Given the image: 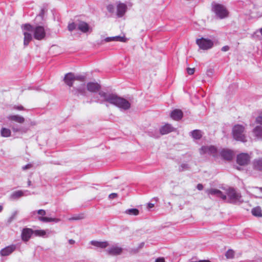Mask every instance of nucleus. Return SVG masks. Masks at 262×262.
<instances>
[{"label":"nucleus","instance_id":"nucleus-28","mask_svg":"<svg viewBox=\"0 0 262 262\" xmlns=\"http://www.w3.org/2000/svg\"><path fill=\"white\" fill-rule=\"evenodd\" d=\"M24 195V192L21 190L14 192L10 196V198L12 200L18 199Z\"/></svg>","mask_w":262,"mask_h":262},{"label":"nucleus","instance_id":"nucleus-7","mask_svg":"<svg viewBox=\"0 0 262 262\" xmlns=\"http://www.w3.org/2000/svg\"><path fill=\"white\" fill-rule=\"evenodd\" d=\"M212 10L215 13L216 16L220 19H223L228 16V11L226 8L222 5L214 4L212 7Z\"/></svg>","mask_w":262,"mask_h":262},{"label":"nucleus","instance_id":"nucleus-41","mask_svg":"<svg viewBox=\"0 0 262 262\" xmlns=\"http://www.w3.org/2000/svg\"><path fill=\"white\" fill-rule=\"evenodd\" d=\"M118 196L117 193H113L109 195L108 198L110 199H114L116 198Z\"/></svg>","mask_w":262,"mask_h":262},{"label":"nucleus","instance_id":"nucleus-34","mask_svg":"<svg viewBox=\"0 0 262 262\" xmlns=\"http://www.w3.org/2000/svg\"><path fill=\"white\" fill-rule=\"evenodd\" d=\"M225 255L227 258H233L234 256V252L232 250H228L226 253Z\"/></svg>","mask_w":262,"mask_h":262},{"label":"nucleus","instance_id":"nucleus-6","mask_svg":"<svg viewBox=\"0 0 262 262\" xmlns=\"http://www.w3.org/2000/svg\"><path fill=\"white\" fill-rule=\"evenodd\" d=\"M46 29L43 26L36 25L33 26L32 32L33 33L34 38L38 40H43L46 35Z\"/></svg>","mask_w":262,"mask_h":262},{"label":"nucleus","instance_id":"nucleus-25","mask_svg":"<svg viewBox=\"0 0 262 262\" xmlns=\"http://www.w3.org/2000/svg\"><path fill=\"white\" fill-rule=\"evenodd\" d=\"M253 167L255 170L262 171V158L255 159L253 161Z\"/></svg>","mask_w":262,"mask_h":262},{"label":"nucleus","instance_id":"nucleus-42","mask_svg":"<svg viewBox=\"0 0 262 262\" xmlns=\"http://www.w3.org/2000/svg\"><path fill=\"white\" fill-rule=\"evenodd\" d=\"M187 73L189 75H192L194 72V68H187Z\"/></svg>","mask_w":262,"mask_h":262},{"label":"nucleus","instance_id":"nucleus-37","mask_svg":"<svg viewBox=\"0 0 262 262\" xmlns=\"http://www.w3.org/2000/svg\"><path fill=\"white\" fill-rule=\"evenodd\" d=\"M189 169V166L187 164H182L179 167V171H183L184 170H188Z\"/></svg>","mask_w":262,"mask_h":262},{"label":"nucleus","instance_id":"nucleus-30","mask_svg":"<svg viewBox=\"0 0 262 262\" xmlns=\"http://www.w3.org/2000/svg\"><path fill=\"white\" fill-rule=\"evenodd\" d=\"M34 234L36 236L45 237L47 234V231L43 230H36L34 231Z\"/></svg>","mask_w":262,"mask_h":262},{"label":"nucleus","instance_id":"nucleus-9","mask_svg":"<svg viewBox=\"0 0 262 262\" xmlns=\"http://www.w3.org/2000/svg\"><path fill=\"white\" fill-rule=\"evenodd\" d=\"M36 213L38 214L41 215L40 216L38 217V220H39L41 222H45V223L54 222L55 223H57L60 221V219H59L44 217L43 216L45 215L46 214V211L45 210L40 209V210H37V211H34L31 213H32V215H34Z\"/></svg>","mask_w":262,"mask_h":262},{"label":"nucleus","instance_id":"nucleus-20","mask_svg":"<svg viewBox=\"0 0 262 262\" xmlns=\"http://www.w3.org/2000/svg\"><path fill=\"white\" fill-rule=\"evenodd\" d=\"M127 9L125 4L120 3L117 5V14L118 17H122L125 14Z\"/></svg>","mask_w":262,"mask_h":262},{"label":"nucleus","instance_id":"nucleus-5","mask_svg":"<svg viewBox=\"0 0 262 262\" xmlns=\"http://www.w3.org/2000/svg\"><path fill=\"white\" fill-rule=\"evenodd\" d=\"M21 29L24 35V45L26 47L28 46L29 42L32 40V35L30 32H32L33 26L26 24L21 26Z\"/></svg>","mask_w":262,"mask_h":262},{"label":"nucleus","instance_id":"nucleus-15","mask_svg":"<svg viewBox=\"0 0 262 262\" xmlns=\"http://www.w3.org/2000/svg\"><path fill=\"white\" fill-rule=\"evenodd\" d=\"M106 253L111 255H120L122 252V248L118 246L113 245L106 250Z\"/></svg>","mask_w":262,"mask_h":262},{"label":"nucleus","instance_id":"nucleus-26","mask_svg":"<svg viewBox=\"0 0 262 262\" xmlns=\"http://www.w3.org/2000/svg\"><path fill=\"white\" fill-rule=\"evenodd\" d=\"M191 136L194 139H200L202 137V132L200 130H194L191 133Z\"/></svg>","mask_w":262,"mask_h":262},{"label":"nucleus","instance_id":"nucleus-21","mask_svg":"<svg viewBox=\"0 0 262 262\" xmlns=\"http://www.w3.org/2000/svg\"><path fill=\"white\" fill-rule=\"evenodd\" d=\"M170 116L173 120H179L183 117V112L180 110L176 109L171 112Z\"/></svg>","mask_w":262,"mask_h":262},{"label":"nucleus","instance_id":"nucleus-54","mask_svg":"<svg viewBox=\"0 0 262 262\" xmlns=\"http://www.w3.org/2000/svg\"><path fill=\"white\" fill-rule=\"evenodd\" d=\"M144 244L143 243H141L140 245V248H142L144 246Z\"/></svg>","mask_w":262,"mask_h":262},{"label":"nucleus","instance_id":"nucleus-35","mask_svg":"<svg viewBox=\"0 0 262 262\" xmlns=\"http://www.w3.org/2000/svg\"><path fill=\"white\" fill-rule=\"evenodd\" d=\"M76 28H77V23L75 24L74 23H72L69 24L68 26V30L70 31H73Z\"/></svg>","mask_w":262,"mask_h":262},{"label":"nucleus","instance_id":"nucleus-16","mask_svg":"<svg viewBox=\"0 0 262 262\" xmlns=\"http://www.w3.org/2000/svg\"><path fill=\"white\" fill-rule=\"evenodd\" d=\"M16 249L15 245H11L2 249L0 251V255L2 256H6L11 254Z\"/></svg>","mask_w":262,"mask_h":262},{"label":"nucleus","instance_id":"nucleus-8","mask_svg":"<svg viewBox=\"0 0 262 262\" xmlns=\"http://www.w3.org/2000/svg\"><path fill=\"white\" fill-rule=\"evenodd\" d=\"M196 43L199 46L200 49L203 50H207L212 48L213 46V41L208 38H201L196 40Z\"/></svg>","mask_w":262,"mask_h":262},{"label":"nucleus","instance_id":"nucleus-13","mask_svg":"<svg viewBox=\"0 0 262 262\" xmlns=\"http://www.w3.org/2000/svg\"><path fill=\"white\" fill-rule=\"evenodd\" d=\"M33 234H34V231L32 229L28 228H24L21 233L22 241L25 242H28Z\"/></svg>","mask_w":262,"mask_h":262},{"label":"nucleus","instance_id":"nucleus-55","mask_svg":"<svg viewBox=\"0 0 262 262\" xmlns=\"http://www.w3.org/2000/svg\"><path fill=\"white\" fill-rule=\"evenodd\" d=\"M260 32L262 35V28L260 29Z\"/></svg>","mask_w":262,"mask_h":262},{"label":"nucleus","instance_id":"nucleus-50","mask_svg":"<svg viewBox=\"0 0 262 262\" xmlns=\"http://www.w3.org/2000/svg\"><path fill=\"white\" fill-rule=\"evenodd\" d=\"M212 72L211 70H209L207 71V75L209 76H210L211 74H212Z\"/></svg>","mask_w":262,"mask_h":262},{"label":"nucleus","instance_id":"nucleus-29","mask_svg":"<svg viewBox=\"0 0 262 262\" xmlns=\"http://www.w3.org/2000/svg\"><path fill=\"white\" fill-rule=\"evenodd\" d=\"M1 135L4 137H8L11 136V130L6 128H2L1 130Z\"/></svg>","mask_w":262,"mask_h":262},{"label":"nucleus","instance_id":"nucleus-39","mask_svg":"<svg viewBox=\"0 0 262 262\" xmlns=\"http://www.w3.org/2000/svg\"><path fill=\"white\" fill-rule=\"evenodd\" d=\"M114 37H108L105 38L104 40L105 42H110V41H114Z\"/></svg>","mask_w":262,"mask_h":262},{"label":"nucleus","instance_id":"nucleus-31","mask_svg":"<svg viewBox=\"0 0 262 262\" xmlns=\"http://www.w3.org/2000/svg\"><path fill=\"white\" fill-rule=\"evenodd\" d=\"M139 210L137 209H129L125 211V213L129 215H137L139 214Z\"/></svg>","mask_w":262,"mask_h":262},{"label":"nucleus","instance_id":"nucleus-51","mask_svg":"<svg viewBox=\"0 0 262 262\" xmlns=\"http://www.w3.org/2000/svg\"><path fill=\"white\" fill-rule=\"evenodd\" d=\"M3 210V206L2 205H0V212H1Z\"/></svg>","mask_w":262,"mask_h":262},{"label":"nucleus","instance_id":"nucleus-3","mask_svg":"<svg viewBox=\"0 0 262 262\" xmlns=\"http://www.w3.org/2000/svg\"><path fill=\"white\" fill-rule=\"evenodd\" d=\"M227 197L226 201L230 203L237 204L243 202L241 194L233 188H229L226 190Z\"/></svg>","mask_w":262,"mask_h":262},{"label":"nucleus","instance_id":"nucleus-27","mask_svg":"<svg viewBox=\"0 0 262 262\" xmlns=\"http://www.w3.org/2000/svg\"><path fill=\"white\" fill-rule=\"evenodd\" d=\"M252 214L255 216L261 217L262 213L261 208L259 207L254 208L251 211Z\"/></svg>","mask_w":262,"mask_h":262},{"label":"nucleus","instance_id":"nucleus-33","mask_svg":"<svg viewBox=\"0 0 262 262\" xmlns=\"http://www.w3.org/2000/svg\"><path fill=\"white\" fill-rule=\"evenodd\" d=\"M18 213V211H14L12 213V215H11V216L9 217V219H8V222L9 223H11L16 218V217Z\"/></svg>","mask_w":262,"mask_h":262},{"label":"nucleus","instance_id":"nucleus-52","mask_svg":"<svg viewBox=\"0 0 262 262\" xmlns=\"http://www.w3.org/2000/svg\"><path fill=\"white\" fill-rule=\"evenodd\" d=\"M256 189L259 190L262 193V188H256Z\"/></svg>","mask_w":262,"mask_h":262},{"label":"nucleus","instance_id":"nucleus-45","mask_svg":"<svg viewBox=\"0 0 262 262\" xmlns=\"http://www.w3.org/2000/svg\"><path fill=\"white\" fill-rule=\"evenodd\" d=\"M155 262H165V259L163 257H159L156 259Z\"/></svg>","mask_w":262,"mask_h":262},{"label":"nucleus","instance_id":"nucleus-1","mask_svg":"<svg viewBox=\"0 0 262 262\" xmlns=\"http://www.w3.org/2000/svg\"><path fill=\"white\" fill-rule=\"evenodd\" d=\"M99 95L103 98V101L114 105L121 110H127L130 107V103L124 98L116 94L100 92Z\"/></svg>","mask_w":262,"mask_h":262},{"label":"nucleus","instance_id":"nucleus-10","mask_svg":"<svg viewBox=\"0 0 262 262\" xmlns=\"http://www.w3.org/2000/svg\"><path fill=\"white\" fill-rule=\"evenodd\" d=\"M205 192L208 195L219 197L224 201H226L227 199L226 195L224 194L221 191L215 188L207 189L205 190Z\"/></svg>","mask_w":262,"mask_h":262},{"label":"nucleus","instance_id":"nucleus-12","mask_svg":"<svg viewBox=\"0 0 262 262\" xmlns=\"http://www.w3.org/2000/svg\"><path fill=\"white\" fill-rule=\"evenodd\" d=\"M77 29L82 33H91L92 32V28L90 27L88 24L83 21H79L77 23Z\"/></svg>","mask_w":262,"mask_h":262},{"label":"nucleus","instance_id":"nucleus-23","mask_svg":"<svg viewBox=\"0 0 262 262\" xmlns=\"http://www.w3.org/2000/svg\"><path fill=\"white\" fill-rule=\"evenodd\" d=\"M254 136L258 139H262V126H256L253 130Z\"/></svg>","mask_w":262,"mask_h":262},{"label":"nucleus","instance_id":"nucleus-14","mask_svg":"<svg viewBox=\"0 0 262 262\" xmlns=\"http://www.w3.org/2000/svg\"><path fill=\"white\" fill-rule=\"evenodd\" d=\"M216 152V148L212 145L204 146L200 149V153L201 155L208 154L215 156Z\"/></svg>","mask_w":262,"mask_h":262},{"label":"nucleus","instance_id":"nucleus-40","mask_svg":"<svg viewBox=\"0 0 262 262\" xmlns=\"http://www.w3.org/2000/svg\"><path fill=\"white\" fill-rule=\"evenodd\" d=\"M32 167V164H28L23 166L22 167V169L24 170H27V169H29L31 168Z\"/></svg>","mask_w":262,"mask_h":262},{"label":"nucleus","instance_id":"nucleus-11","mask_svg":"<svg viewBox=\"0 0 262 262\" xmlns=\"http://www.w3.org/2000/svg\"><path fill=\"white\" fill-rule=\"evenodd\" d=\"M250 160V157L248 154L242 153L237 155V163L240 165H247Z\"/></svg>","mask_w":262,"mask_h":262},{"label":"nucleus","instance_id":"nucleus-24","mask_svg":"<svg viewBox=\"0 0 262 262\" xmlns=\"http://www.w3.org/2000/svg\"><path fill=\"white\" fill-rule=\"evenodd\" d=\"M160 133L162 135L168 134L173 130V128L168 124H165L160 128Z\"/></svg>","mask_w":262,"mask_h":262},{"label":"nucleus","instance_id":"nucleus-2","mask_svg":"<svg viewBox=\"0 0 262 262\" xmlns=\"http://www.w3.org/2000/svg\"><path fill=\"white\" fill-rule=\"evenodd\" d=\"M85 80L84 76L80 75H76L72 73H69L67 74L64 78V82L69 86H73V83L75 81L77 80L81 82L82 83L78 86H75L73 89V92L76 95H82L85 96L86 91L85 86L84 83Z\"/></svg>","mask_w":262,"mask_h":262},{"label":"nucleus","instance_id":"nucleus-56","mask_svg":"<svg viewBox=\"0 0 262 262\" xmlns=\"http://www.w3.org/2000/svg\"><path fill=\"white\" fill-rule=\"evenodd\" d=\"M72 220H78V219H79V218H72Z\"/></svg>","mask_w":262,"mask_h":262},{"label":"nucleus","instance_id":"nucleus-46","mask_svg":"<svg viewBox=\"0 0 262 262\" xmlns=\"http://www.w3.org/2000/svg\"><path fill=\"white\" fill-rule=\"evenodd\" d=\"M196 188L199 190H202L203 189V185L201 184H199L197 185Z\"/></svg>","mask_w":262,"mask_h":262},{"label":"nucleus","instance_id":"nucleus-53","mask_svg":"<svg viewBox=\"0 0 262 262\" xmlns=\"http://www.w3.org/2000/svg\"><path fill=\"white\" fill-rule=\"evenodd\" d=\"M28 184L29 186H30L31 184V181L29 180L28 182Z\"/></svg>","mask_w":262,"mask_h":262},{"label":"nucleus","instance_id":"nucleus-36","mask_svg":"<svg viewBox=\"0 0 262 262\" xmlns=\"http://www.w3.org/2000/svg\"><path fill=\"white\" fill-rule=\"evenodd\" d=\"M12 129L13 132H21V133H26V130H24L21 128L17 127L16 126H13L12 127Z\"/></svg>","mask_w":262,"mask_h":262},{"label":"nucleus","instance_id":"nucleus-22","mask_svg":"<svg viewBox=\"0 0 262 262\" xmlns=\"http://www.w3.org/2000/svg\"><path fill=\"white\" fill-rule=\"evenodd\" d=\"M91 244L97 247L100 248H105L108 246V243L107 242H99V241H92L91 242Z\"/></svg>","mask_w":262,"mask_h":262},{"label":"nucleus","instance_id":"nucleus-18","mask_svg":"<svg viewBox=\"0 0 262 262\" xmlns=\"http://www.w3.org/2000/svg\"><path fill=\"white\" fill-rule=\"evenodd\" d=\"M221 154L222 157L226 160H231L234 156L233 151L229 149H223Z\"/></svg>","mask_w":262,"mask_h":262},{"label":"nucleus","instance_id":"nucleus-17","mask_svg":"<svg viewBox=\"0 0 262 262\" xmlns=\"http://www.w3.org/2000/svg\"><path fill=\"white\" fill-rule=\"evenodd\" d=\"M101 88L100 85L96 82H90L88 83L86 89L90 92L95 93L98 92Z\"/></svg>","mask_w":262,"mask_h":262},{"label":"nucleus","instance_id":"nucleus-4","mask_svg":"<svg viewBox=\"0 0 262 262\" xmlns=\"http://www.w3.org/2000/svg\"><path fill=\"white\" fill-rule=\"evenodd\" d=\"M233 138L237 141L245 142L247 141L245 135V127L242 125H235L232 129Z\"/></svg>","mask_w":262,"mask_h":262},{"label":"nucleus","instance_id":"nucleus-44","mask_svg":"<svg viewBox=\"0 0 262 262\" xmlns=\"http://www.w3.org/2000/svg\"><path fill=\"white\" fill-rule=\"evenodd\" d=\"M229 50V47L228 46H225L222 47V51L223 52L228 51Z\"/></svg>","mask_w":262,"mask_h":262},{"label":"nucleus","instance_id":"nucleus-19","mask_svg":"<svg viewBox=\"0 0 262 262\" xmlns=\"http://www.w3.org/2000/svg\"><path fill=\"white\" fill-rule=\"evenodd\" d=\"M7 118L10 121H13L20 124L24 123L25 121L23 117L18 115H9L8 116Z\"/></svg>","mask_w":262,"mask_h":262},{"label":"nucleus","instance_id":"nucleus-43","mask_svg":"<svg viewBox=\"0 0 262 262\" xmlns=\"http://www.w3.org/2000/svg\"><path fill=\"white\" fill-rule=\"evenodd\" d=\"M13 108L14 109H15V110H19V111H21V110H24V107L21 106V105H19V106H13Z\"/></svg>","mask_w":262,"mask_h":262},{"label":"nucleus","instance_id":"nucleus-38","mask_svg":"<svg viewBox=\"0 0 262 262\" xmlns=\"http://www.w3.org/2000/svg\"><path fill=\"white\" fill-rule=\"evenodd\" d=\"M256 122L257 123L262 124V113L256 118Z\"/></svg>","mask_w":262,"mask_h":262},{"label":"nucleus","instance_id":"nucleus-32","mask_svg":"<svg viewBox=\"0 0 262 262\" xmlns=\"http://www.w3.org/2000/svg\"><path fill=\"white\" fill-rule=\"evenodd\" d=\"M114 41H120V42H125L127 41V39L125 37L124 35L123 36H114Z\"/></svg>","mask_w":262,"mask_h":262},{"label":"nucleus","instance_id":"nucleus-47","mask_svg":"<svg viewBox=\"0 0 262 262\" xmlns=\"http://www.w3.org/2000/svg\"><path fill=\"white\" fill-rule=\"evenodd\" d=\"M45 13V11L43 9H42L39 13V16H40L41 17H42Z\"/></svg>","mask_w":262,"mask_h":262},{"label":"nucleus","instance_id":"nucleus-49","mask_svg":"<svg viewBox=\"0 0 262 262\" xmlns=\"http://www.w3.org/2000/svg\"><path fill=\"white\" fill-rule=\"evenodd\" d=\"M69 243L70 244L73 245L75 243V242L73 239H70L69 240Z\"/></svg>","mask_w":262,"mask_h":262},{"label":"nucleus","instance_id":"nucleus-48","mask_svg":"<svg viewBox=\"0 0 262 262\" xmlns=\"http://www.w3.org/2000/svg\"><path fill=\"white\" fill-rule=\"evenodd\" d=\"M154 204L152 203H148V208H151L154 207Z\"/></svg>","mask_w":262,"mask_h":262}]
</instances>
